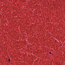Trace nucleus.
Returning a JSON list of instances; mask_svg holds the SVG:
<instances>
[{"mask_svg": "<svg viewBox=\"0 0 65 65\" xmlns=\"http://www.w3.org/2000/svg\"><path fill=\"white\" fill-rule=\"evenodd\" d=\"M49 54H51L52 53H51V52H50L49 53Z\"/></svg>", "mask_w": 65, "mask_h": 65, "instance_id": "nucleus-2", "label": "nucleus"}, {"mask_svg": "<svg viewBox=\"0 0 65 65\" xmlns=\"http://www.w3.org/2000/svg\"><path fill=\"white\" fill-rule=\"evenodd\" d=\"M10 59H9L8 61L9 62H10Z\"/></svg>", "mask_w": 65, "mask_h": 65, "instance_id": "nucleus-1", "label": "nucleus"}]
</instances>
